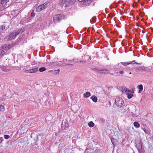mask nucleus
<instances>
[{"mask_svg": "<svg viewBox=\"0 0 153 153\" xmlns=\"http://www.w3.org/2000/svg\"><path fill=\"white\" fill-rule=\"evenodd\" d=\"M5 110V108L4 105H1L0 106V111L3 112Z\"/></svg>", "mask_w": 153, "mask_h": 153, "instance_id": "nucleus-23", "label": "nucleus"}, {"mask_svg": "<svg viewBox=\"0 0 153 153\" xmlns=\"http://www.w3.org/2000/svg\"><path fill=\"white\" fill-rule=\"evenodd\" d=\"M7 0H0V4H3Z\"/></svg>", "mask_w": 153, "mask_h": 153, "instance_id": "nucleus-25", "label": "nucleus"}, {"mask_svg": "<svg viewBox=\"0 0 153 153\" xmlns=\"http://www.w3.org/2000/svg\"><path fill=\"white\" fill-rule=\"evenodd\" d=\"M114 140V138H112V139H111V141L112 143H114V142L113 141Z\"/></svg>", "mask_w": 153, "mask_h": 153, "instance_id": "nucleus-31", "label": "nucleus"}, {"mask_svg": "<svg viewBox=\"0 0 153 153\" xmlns=\"http://www.w3.org/2000/svg\"><path fill=\"white\" fill-rule=\"evenodd\" d=\"M136 146L137 147L139 152H140V151H143L144 147L142 146V144H136Z\"/></svg>", "mask_w": 153, "mask_h": 153, "instance_id": "nucleus-10", "label": "nucleus"}, {"mask_svg": "<svg viewBox=\"0 0 153 153\" xmlns=\"http://www.w3.org/2000/svg\"><path fill=\"white\" fill-rule=\"evenodd\" d=\"M76 0H60L59 4L61 7H66L72 5L75 2Z\"/></svg>", "mask_w": 153, "mask_h": 153, "instance_id": "nucleus-1", "label": "nucleus"}, {"mask_svg": "<svg viewBox=\"0 0 153 153\" xmlns=\"http://www.w3.org/2000/svg\"><path fill=\"white\" fill-rule=\"evenodd\" d=\"M38 68H35L33 69L25 71V73H35L38 71Z\"/></svg>", "mask_w": 153, "mask_h": 153, "instance_id": "nucleus-9", "label": "nucleus"}, {"mask_svg": "<svg viewBox=\"0 0 153 153\" xmlns=\"http://www.w3.org/2000/svg\"><path fill=\"white\" fill-rule=\"evenodd\" d=\"M31 137L33 139L32 140H33V143H35L38 140V135L34 133H32L30 135Z\"/></svg>", "mask_w": 153, "mask_h": 153, "instance_id": "nucleus-6", "label": "nucleus"}, {"mask_svg": "<svg viewBox=\"0 0 153 153\" xmlns=\"http://www.w3.org/2000/svg\"><path fill=\"white\" fill-rule=\"evenodd\" d=\"M10 137V136L8 135H5L4 136V137L5 139H8Z\"/></svg>", "mask_w": 153, "mask_h": 153, "instance_id": "nucleus-26", "label": "nucleus"}, {"mask_svg": "<svg viewBox=\"0 0 153 153\" xmlns=\"http://www.w3.org/2000/svg\"><path fill=\"white\" fill-rule=\"evenodd\" d=\"M46 70V68L45 67H42L40 68L39 71L40 72H42L45 71Z\"/></svg>", "mask_w": 153, "mask_h": 153, "instance_id": "nucleus-22", "label": "nucleus"}, {"mask_svg": "<svg viewBox=\"0 0 153 153\" xmlns=\"http://www.w3.org/2000/svg\"><path fill=\"white\" fill-rule=\"evenodd\" d=\"M59 70L57 69L55 70H51L50 71V72L52 73L53 74H59Z\"/></svg>", "mask_w": 153, "mask_h": 153, "instance_id": "nucleus-14", "label": "nucleus"}, {"mask_svg": "<svg viewBox=\"0 0 153 153\" xmlns=\"http://www.w3.org/2000/svg\"><path fill=\"white\" fill-rule=\"evenodd\" d=\"M131 74V73H130L129 74Z\"/></svg>", "mask_w": 153, "mask_h": 153, "instance_id": "nucleus-34", "label": "nucleus"}, {"mask_svg": "<svg viewBox=\"0 0 153 153\" xmlns=\"http://www.w3.org/2000/svg\"><path fill=\"white\" fill-rule=\"evenodd\" d=\"M2 142V138H0V143Z\"/></svg>", "mask_w": 153, "mask_h": 153, "instance_id": "nucleus-32", "label": "nucleus"}, {"mask_svg": "<svg viewBox=\"0 0 153 153\" xmlns=\"http://www.w3.org/2000/svg\"><path fill=\"white\" fill-rule=\"evenodd\" d=\"M121 91L123 93L126 94L128 93V92H130V90L127 89L125 87H122L121 89Z\"/></svg>", "mask_w": 153, "mask_h": 153, "instance_id": "nucleus-12", "label": "nucleus"}, {"mask_svg": "<svg viewBox=\"0 0 153 153\" xmlns=\"http://www.w3.org/2000/svg\"><path fill=\"white\" fill-rule=\"evenodd\" d=\"M115 102L116 105L119 108H122L124 107L125 105L124 100L121 98H116Z\"/></svg>", "mask_w": 153, "mask_h": 153, "instance_id": "nucleus-2", "label": "nucleus"}, {"mask_svg": "<svg viewBox=\"0 0 153 153\" xmlns=\"http://www.w3.org/2000/svg\"><path fill=\"white\" fill-rule=\"evenodd\" d=\"M134 125L135 127L137 128H139L140 126V124L138 122H134Z\"/></svg>", "mask_w": 153, "mask_h": 153, "instance_id": "nucleus-20", "label": "nucleus"}, {"mask_svg": "<svg viewBox=\"0 0 153 153\" xmlns=\"http://www.w3.org/2000/svg\"><path fill=\"white\" fill-rule=\"evenodd\" d=\"M1 69L2 71L4 72H7L10 71V70L5 66H2Z\"/></svg>", "mask_w": 153, "mask_h": 153, "instance_id": "nucleus-18", "label": "nucleus"}, {"mask_svg": "<svg viewBox=\"0 0 153 153\" xmlns=\"http://www.w3.org/2000/svg\"><path fill=\"white\" fill-rule=\"evenodd\" d=\"M143 130L144 131V132H145V133H146V134H148V133L147 131L146 130V129H145V128H143Z\"/></svg>", "mask_w": 153, "mask_h": 153, "instance_id": "nucleus-27", "label": "nucleus"}, {"mask_svg": "<svg viewBox=\"0 0 153 153\" xmlns=\"http://www.w3.org/2000/svg\"><path fill=\"white\" fill-rule=\"evenodd\" d=\"M13 47V45H4L2 47V48L4 49H8L11 48Z\"/></svg>", "mask_w": 153, "mask_h": 153, "instance_id": "nucleus-13", "label": "nucleus"}, {"mask_svg": "<svg viewBox=\"0 0 153 153\" xmlns=\"http://www.w3.org/2000/svg\"><path fill=\"white\" fill-rule=\"evenodd\" d=\"M134 63L138 64H140V63L135 62L134 60L133 61H130L128 62H121V64L123 65L124 66H126L131 64H134Z\"/></svg>", "mask_w": 153, "mask_h": 153, "instance_id": "nucleus-7", "label": "nucleus"}, {"mask_svg": "<svg viewBox=\"0 0 153 153\" xmlns=\"http://www.w3.org/2000/svg\"><path fill=\"white\" fill-rule=\"evenodd\" d=\"M140 69L141 70H145V68L144 67H140Z\"/></svg>", "mask_w": 153, "mask_h": 153, "instance_id": "nucleus-29", "label": "nucleus"}, {"mask_svg": "<svg viewBox=\"0 0 153 153\" xmlns=\"http://www.w3.org/2000/svg\"><path fill=\"white\" fill-rule=\"evenodd\" d=\"M110 73L109 71L107 69H103L99 71V73L100 74H108Z\"/></svg>", "mask_w": 153, "mask_h": 153, "instance_id": "nucleus-11", "label": "nucleus"}, {"mask_svg": "<svg viewBox=\"0 0 153 153\" xmlns=\"http://www.w3.org/2000/svg\"><path fill=\"white\" fill-rule=\"evenodd\" d=\"M91 95V94L89 92H86L83 94V97L84 98L88 97Z\"/></svg>", "mask_w": 153, "mask_h": 153, "instance_id": "nucleus-19", "label": "nucleus"}, {"mask_svg": "<svg viewBox=\"0 0 153 153\" xmlns=\"http://www.w3.org/2000/svg\"><path fill=\"white\" fill-rule=\"evenodd\" d=\"M35 16V13L32 12L31 13V17H34Z\"/></svg>", "mask_w": 153, "mask_h": 153, "instance_id": "nucleus-28", "label": "nucleus"}, {"mask_svg": "<svg viewBox=\"0 0 153 153\" xmlns=\"http://www.w3.org/2000/svg\"><path fill=\"white\" fill-rule=\"evenodd\" d=\"M63 18V16L61 15H57L55 16L53 18V21L54 23H56L62 20Z\"/></svg>", "mask_w": 153, "mask_h": 153, "instance_id": "nucleus-4", "label": "nucleus"}, {"mask_svg": "<svg viewBox=\"0 0 153 153\" xmlns=\"http://www.w3.org/2000/svg\"><path fill=\"white\" fill-rule=\"evenodd\" d=\"M92 100V101L95 102H96L97 100V98L95 95H93L91 98Z\"/></svg>", "mask_w": 153, "mask_h": 153, "instance_id": "nucleus-17", "label": "nucleus"}, {"mask_svg": "<svg viewBox=\"0 0 153 153\" xmlns=\"http://www.w3.org/2000/svg\"><path fill=\"white\" fill-rule=\"evenodd\" d=\"M4 28H5V27H3L2 28V29H4Z\"/></svg>", "mask_w": 153, "mask_h": 153, "instance_id": "nucleus-33", "label": "nucleus"}, {"mask_svg": "<svg viewBox=\"0 0 153 153\" xmlns=\"http://www.w3.org/2000/svg\"><path fill=\"white\" fill-rule=\"evenodd\" d=\"M19 33L18 32H13L11 33L10 35H8L6 37L5 39L7 41L12 40L13 39H14L19 34Z\"/></svg>", "mask_w": 153, "mask_h": 153, "instance_id": "nucleus-3", "label": "nucleus"}, {"mask_svg": "<svg viewBox=\"0 0 153 153\" xmlns=\"http://www.w3.org/2000/svg\"><path fill=\"white\" fill-rule=\"evenodd\" d=\"M68 124L66 121H63L62 123V128L63 130L66 129L68 127Z\"/></svg>", "mask_w": 153, "mask_h": 153, "instance_id": "nucleus-8", "label": "nucleus"}, {"mask_svg": "<svg viewBox=\"0 0 153 153\" xmlns=\"http://www.w3.org/2000/svg\"><path fill=\"white\" fill-rule=\"evenodd\" d=\"M132 93L131 90H130V92H128V93L126 94L127 95V97L128 99L131 98L133 96V95Z\"/></svg>", "mask_w": 153, "mask_h": 153, "instance_id": "nucleus-16", "label": "nucleus"}, {"mask_svg": "<svg viewBox=\"0 0 153 153\" xmlns=\"http://www.w3.org/2000/svg\"><path fill=\"white\" fill-rule=\"evenodd\" d=\"M137 88L139 89L138 90V93H140L143 90V86L141 84L138 85L137 86Z\"/></svg>", "mask_w": 153, "mask_h": 153, "instance_id": "nucleus-15", "label": "nucleus"}, {"mask_svg": "<svg viewBox=\"0 0 153 153\" xmlns=\"http://www.w3.org/2000/svg\"><path fill=\"white\" fill-rule=\"evenodd\" d=\"M48 3H45L42 5L39 6L36 9L37 11H40L43 9H45L47 7Z\"/></svg>", "mask_w": 153, "mask_h": 153, "instance_id": "nucleus-5", "label": "nucleus"}, {"mask_svg": "<svg viewBox=\"0 0 153 153\" xmlns=\"http://www.w3.org/2000/svg\"><path fill=\"white\" fill-rule=\"evenodd\" d=\"M119 73L121 74H123L124 73V71H121L119 72Z\"/></svg>", "mask_w": 153, "mask_h": 153, "instance_id": "nucleus-30", "label": "nucleus"}, {"mask_svg": "<svg viewBox=\"0 0 153 153\" xmlns=\"http://www.w3.org/2000/svg\"><path fill=\"white\" fill-rule=\"evenodd\" d=\"M88 125L90 127H92L94 126V124L92 121H90L88 124Z\"/></svg>", "mask_w": 153, "mask_h": 153, "instance_id": "nucleus-21", "label": "nucleus"}, {"mask_svg": "<svg viewBox=\"0 0 153 153\" xmlns=\"http://www.w3.org/2000/svg\"><path fill=\"white\" fill-rule=\"evenodd\" d=\"M4 54V52L1 49H0V56H1Z\"/></svg>", "mask_w": 153, "mask_h": 153, "instance_id": "nucleus-24", "label": "nucleus"}]
</instances>
